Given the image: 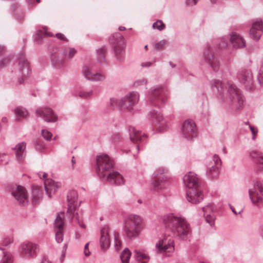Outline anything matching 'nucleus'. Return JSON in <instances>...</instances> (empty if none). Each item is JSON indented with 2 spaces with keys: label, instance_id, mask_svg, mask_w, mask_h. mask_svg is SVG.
I'll return each instance as SVG.
<instances>
[{
  "label": "nucleus",
  "instance_id": "obj_1",
  "mask_svg": "<svg viewBox=\"0 0 263 263\" xmlns=\"http://www.w3.org/2000/svg\"><path fill=\"white\" fill-rule=\"evenodd\" d=\"M211 85L220 100L223 101L233 110H239L242 108L244 103L243 97L241 91L235 85L230 82L223 85L219 80H213Z\"/></svg>",
  "mask_w": 263,
  "mask_h": 263
},
{
  "label": "nucleus",
  "instance_id": "obj_2",
  "mask_svg": "<svg viewBox=\"0 0 263 263\" xmlns=\"http://www.w3.org/2000/svg\"><path fill=\"white\" fill-rule=\"evenodd\" d=\"M96 161V171L100 178H106L111 184H123L124 179L122 176L117 172L110 171L113 167V163L108 156L105 154L99 155Z\"/></svg>",
  "mask_w": 263,
  "mask_h": 263
},
{
  "label": "nucleus",
  "instance_id": "obj_3",
  "mask_svg": "<svg viewBox=\"0 0 263 263\" xmlns=\"http://www.w3.org/2000/svg\"><path fill=\"white\" fill-rule=\"evenodd\" d=\"M163 221L168 231L181 239L187 238L191 234L190 224L183 218L168 214L163 216Z\"/></svg>",
  "mask_w": 263,
  "mask_h": 263
},
{
  "label": "nucleus",
  "instance_id": "obj_4",
  "mask_svg": "<svg viewBox=\"0 0 263 263\" xmlns=\"http://www.w3.org/2000/svg\"><path fill=\"white\" fill-rule=\"evenodd\" d=\"M144 228L142 218L138 215L129 214L124 219L123 229L128 238L138 237Z\"/></svg>",
  "mask_w": 263,
  "mask_h": 263
},
{
  "label": "nucleus",
  "instance_id": "obj_5",
  "mask_svg": "<svg viewBox=\"0 0 263 263\" xmlns=\"http://www.w3.org/2000/svg\"><path fill=\"white\" fill-rule=\"evenodd\" d=\"M168 171L164 167L157 169L153 175V187L155 190L160 191L168 185Z\"/></svg>",
  "mask_w": 263,
  "mask_h": 263
},
{
  "label": "nucleus",
  "instance_id": "obj_6",
  "mask_svg": "<svg viewBox=\"0 0 263 263\" xmlns=\"http://www.w3.org/2000/svg\"><path fill=\"white\" fill-rule=\"evenodd\" d=\"M139 100V94L138 92L135 91L129 92L120 99V104L121 106V109L134 112Z\"/></svg>",
  "mask_w": 263,
  "mask_h": 263
},
{
  "label": "nucleus",
  "instance_id": "obj_7",
  "mask_svg": "<svg viewBox=\"0 0 263 263\" xmlns=\"http://www.w3.org/2000/svg\"><path fill=\"white\" fill-rule=\"evenodd\" d=\"M147 102L148 104L155 106L165 103L166 99L162 87L158 86L152 88L147 96Z\"/></svg>",
  "mask_w": 263,
  "mask_h": 263
},
{
  "label": "nucleus",
  "instance_id": "obj_8",
  "mask_svg": "<svg viewBox=\"0 0 263 263\" xmlns=\"http://www.w3.org/2000/svg\"><path fill=\"white\" fill-rule=\"evenodd\" d=\"M174 241L171 238L164 237L156 244V251L158 253L169 256L174 251Z\"/></svg>",
  "mask_w": 263,
  "mask_h": 263
},
{
  "label": "nucleus",
  "instance_id": "obj_9",
  "mask_svg": "<svg viewBox=\"0 0 263 263\" xmlns=\"http://www.w3.org/2000/svg\"><path fill=\"white\" fill-rule=\"evenodd\" d=\"M182 136L187 140H192L197 136V128L195 123L190 120H185L182 126Z\"/></svg>",
  "mask_w": 263,
  "mask_h": 263
},
{
  "label": "nucleus",
  "instance_id": "obj_10",
  "mask_svg": "<svg viewBox=\"0 0 263 263\" xmlns=\"http://www.w3.org/2000/svg\"><path fill=\"white\" fill-rule=\"evenodd\" d=\"M10 191L15 199L22 205H26L28 202V197L26 189L22 186L13 185Z\"/></svg>",
  "mask_w": 263,
  "mask_h": 263
},
{
  "label": "nucleus",
  "instance_id": "obj_11",
  "mask_svg": "<svg viewBox=\"0 0 263 263\" xmlns=\"http://www.w3.org/2000/svg\"><path fill=\"white\" fill-rule=\"evenodd\" d=\"M249 194L250 198L253 203L263 199V180L254 181V187L249 190Z\"/></svg>",
  "mask_w": 263,
  "mask_h": 263
},
{
  "label": "nucleus",
  "instance_id": "obj_12",
  "mask_svg": "<svg viewBox=\"0 0 263 263\" xmlns=\"http://www.w3.org/2000/svg\"><path fill=\"white\" fill-rule=\"evenodd\" d=\"M221 161L217 155H214L212 161L206 165V174L210 178L216 177L219 171Z\"/></svg>",
  "mask_w": 263,
  "mask_h": 263
},
{
  "label": "nucleus",
  "instance_id": "obj_13",
  "mask_svg": "<svg viewBox=\"0 0 263 263\" xmlns=\"http://www.w3.org/2000/svg\"><path fill=\"white\" fill-rule=\"evenodd\" d=\"M21 247L24 256L29 258L36 256L40 251L39 246L30 241L24 242Z\"/></svg>",
  "mask_w": 263,
  "mask_h": 263
},
{
  "label": "nucleus",
  "instance_id": "obj_14",
  "mask_svg": "<svg viewBox=\"0 0 263 263\" xmlns=\"http://www.w3.org/2000/svg\"><path fill=\"white\" fill-rule=\"evenodd\" d=\"M82 73L83 76L89 81H101L105 78L104 74L94 71L91 66H84L82 69Z\"/></svg>",
  "mask_w": 263,
  "mask_h": 263
},
{
  "label": "nucleus",
  "instance_id": "obj_15",
  "mask_svg": "<svg viewBox=\"0 0 263 263\" xmlns=\"http://www.w3.org/2000/svg\"><path fill=\"white\" fill-rule=\"evenodd\" d=\"M203 57L205 63L209 65L214 71L218 70L220 66V63L218 59L211 54V51L206 48L204 50Z\"/></svg>",
  "mask_w": 263,
  "mask_h": 263
},
{
  "label": "nucleus",
  "instance_id": "obj_16",
  "mask_svg": "<svg viewBox=\"0 0 263 263\" xmlns=\"http://www.w3.org/2000/svg\"><path fill=\"white\" fill-rule=\"evenodd\" d=\"M129 134L130 140L134 142L137 143V148L138 152L139 151L140 143H144L146 140V136L144 134L137 130L134 127L129 128Z\"/></svg>",
  "mask_w": 263,
  "mask_h": 263
},
{
  "label": "nucleus",
  "instance_id": "obj_17",
  "mask_svg": "<svg viewBox=\"0 0 263 263\" xmlns=\"http://www.w3.org/2000/svg\"><path fill=\"white\" fill-rule=\"evenodd\" d=\"M183 182L186 191L198 187L199 181L196 175L193 172H189L183 177Z\"/></svg>",
  "mask_w": 263,
  "mask_h": 263
},
{
  "label": "nucleus",
  "instance_id": "obj_18",
  "mask_svg": "<svg viewBox=\"0 0 263 263\" xmlns=\"http://www.w3.org/2000/svg\"><path fill=\"white\" fill-rule=\"evenodd\" d=\"M36 112L47 122H55L58 119L57 116L53 113L52 110L50 108H40L36 110Z\"/></svg>",
  "mask_w": 263,
  "mask_h": 263
},
{
  "label": "nucleus",
  "instance_id": "obj_19",
  "mask_svg": "<svg viewBox=\"0 0 263 263\" xmlns=\"http://www.w3.org/2000/svg\"><path fill=\"white\" fill-rule=\"evenodd\" d=\"M186 196L187 201L192 203L197 204L203 199V194L197 188L186 191Z\"/></svg>",
  "mask_w": 263,
  "mask_h": 263
},
{
  "label": "nucleus",
  "instance_id": "obj_20",
  "mask_svg": "<svg viewBox=\"0 0 263 263\" xmlns=\"http://www.w3.org/2000/svg\"><path fill=\"white\" fill-rule=\"evenodd\" d=\"M263 32V25L262 21L257 19L253 23L250 29V34L251 37L255 41H258Z\"/></svg>",
  "mask_w": 263,
  "mask_h": 263
},
{
  "label": "nucleus",
  "instance_id": "obj_21",
  "mask_svg": "<svg viewBox=\"0 0 263 263\" xmlns=\"http://www.w3.org/2000/svg\"><path fill=\"white\" fill-rule=\"evenodd\" d=\"M101 236L100 238V245L101 250L106 251L110 247V240L109 236V231L108 228L104 226L101 230Z\"/></svg>",
  "mask_w": 263,
  "mask_h": 263
},
{
  "label": "nucleus",
  "instance_id": "obj_22",
  "mask_svg": "<svg viewBox=\"0 0 263 263\" xmlns=\"http://www.w3.org/2000/svg\"><path fill=\"white\" fill-rule=\"evenodd\" d=\"M251 156L254 162V171L256 173H263V153L252 152Z\"/></svg>",
  "mask_w": 263,
  "mask_h": 263
},
{
  "label": "nucleus",
  "instance_id": "obj_23",
  "mask_svg": "<svg viewBox=\"0 0 263 263\" xmlns=\"http://www.w3.org/2000/svg\"><path fill=\"white\" fill-rule=\"evenodd\" d=\"M67 201L68 202L67 213L74 214L76 210L79 206L77 192L75 191L69 192L67 195Z\"/></svg>",
  "mask_w": 263,
  "mask_h": 263
},
{
  "label": "nucleus",
  "instance_id": "obj_24",
  "mask_svg": "<svg viewBox=\"0 0 263 263\" xmlns=\"http://www.w3.org/2000/svg\"><path fill=\"white\" fill-rule=\"evenodd\" d=\"M205 221L212 226L216 218L214 207L212 204H208L202 208Z\"/></svg>",
  "mask_w": 263,
  "mask_h": 263
},
{
  "label": "nucleus",
  "instance_id": "obj_25",
  "mask_svg": "<svg viewBox=\"0 0 263 263\" xmlns=\"http://www.w3.org/2000/svg\"><path fill=\"white\" fill-rule=\"evenodd\" d=\"M112 47L116 54H121L124 48V40L123 36L120 33L116 34V37L112 36Z\"/></svg>",
  "mask_w": 263,
  "mask_h": 263
},
{
  "label": "nucleus",
  "instance_id": "obj_26",
  "mask_svg": "<svg viewBox=\"0 0 263 263\" xmlns=\"http://www.w3.org/2000/svg\"><path fill=\"white\" fill-rule=\"evenodd\" d=\"M60 186V183L55 182L52 179H46L44 182L45 190L49 197H52Z\"/></svg>",
  "mask_w": 263,
  "mask_h": 263
},
{
  "label": "nucleus",
  "instance_id": "obj_27",
  "mask_svg": "<svg viewBox=\"0 0 263 263\" xmlns=\"http://www.w3.org/2000/svg\"><path fill=\"white\" fill-rule=\"evenodd\" d=\"M230 41L234 48H240L245 47L246 41L240 34L236 32H232L231 34Z\"/></svg>",
  "mask_w": 263,
  "mask_h": 263
},
{
  "label": "nucleus",
  "instance_id": "obj_28",
  "mask_svg": "<svg viewBox=\"0 0 263 263\" xmlns=\"http://www.w3.org/2000/svg\"><path fill=\"white\" fill-rule=\"evenodd\" d=\"M20 70L24 77H28L31 73L28 63L23 53L19 54L18 58Z\"/></svg>",
  "mask_w": 263,
  "mask_h": 263
},
{
  "label": "nucleus",
  "instance_id": "obj_29",
  "mask_svg": "<svg viewBox=\"0 0 263 263\" xmlns=\"http://www.w3.org/2000/svg\"><path fill=\"white\" fill-rule=\"evenodd\" d=\"M237 78L239 81L249 86L252 84V74L250 70L247 69H243L239 71L237 74Z\"/></svg>",
  "mask_w": 263,
  "mask_h": 263
},
{
  "label": "nucleus",
  "instance_id": "obj_30",
  "mask_svg": "<svg viewBox=\"0 0 263 263\" xmlns=\"http://www.w3.org/2000/svg\"><path fill=\"white\" fill-rule=\"evenodd\" d=\"M134 256L139 263H147L150 259L148 253L143 249L135 250Z\"/></svg>",
  "mask_w": 263,
  "mask_h": 263
},
{
  "label": "nucleus",
  "instance_id": "obj_31",
  "mask_svg": "<svg viewBox=\"0 0 263 263\" xmlns=\"http://www.w3.org/2000/svg\"><path fill=\"white\" fill-rule=\"evenodd\" d=\"M26 144L24 142L17 144L13 148L16 159L19 161H22L26 156Z\"/></svg>",
  "mask_w": 263,
  "mask_h": 263
},
{
  "label": "nucleus",
  "instance_id": "obj_32",
  "mask_svg": "<svg viewBox=\"0 0 263 263\" xmlns=\"http://www.w3.org/2000/svg\"><path fill=\"white\" fill-rule=\"evenodd\" d=\"M64 224V213H61L59 214L57 216L54 223V228L55 230L63 231Z\"/></svg>",
  "mask_w": 263,
  "mask_h": 263
},
{
  "label": "nucleus",
  "instance_id": "obj_33",
  "mask_svg": "<svg viewBox=\"0 0 263 263\" xmlns=\"http://www.w3.org/2000/svg\"><path fill=\"white\" fill-rule=\"evenodd\" d=\"M14 111L18 119H24L28 115L27 110L23 107H17Z\"/></svg>",
  "mask_w": 263,
  "mask_h": 263
},
{
  "label": "nucleus",
  "instance_id": "obj_34",
  "mask_svg": "<svg viewBox=\"0 0 263 263\" xmlns=\"http://www.w3.org/2000/svg\"><path fill=\"white\" fill-rule=\"evenodd\" d=\"M131 256V252L129 251L128 249H125L120 255V258L122 261V263H128L130 257Z\"/></svg>",
  "mask_w": 263,
  "mask_h": 263
},
{
  "label": "nucleus",
  "instance_id": "obj_35",
  "mask_svg": "<svg viewBox=\"0 0 263 263\" xmlns=\"http://www.w3.org/2000/svg\"><path fill=\"white\" fill-rule=\"evenodd\" d=\"M149 117L152 120L155 121L160 122L163 120V118L161 112L154 110L149 112Z\"/></svg>",
  "mask_w": 263,
  "mask_h": 263
},
{
  "label": "nucleus",
  "instance_id": "obj_36",
  "mask_svg": "<svg viewBox=\"0 0 263 263\" xmlns=\"http://www.w3.org/2000/svg\"><path fill=\"white\" fill-rule=\"evenodd\" d=\"M41 194L39 190L35 189L32 191V202L34 204L39 203L41 200Z\"/></svg>",
  "mask_w": 263,
  "mask_h": 263
},
{
  "label": "nucleus",
  "instance_id": "obj_37",
  "mask_svg": "<svg viewBox=\"0 0 263 263\" xmlns=\"http://www.w3.org/2000/svg\"><path fill=\"white\" fill-rule=\"evenodd\" d=\"M36 34L39 39L46 36H53L52 33L48 32L47 28L46 27H43L42 30L37 31Z\"/></svg>",
  "mask_w": 263,
  "mask_h": 263
},
{
  "label": "nucleus",
  "instance_id": "obj_38",
  "mask_svg": "<svg viewBox=\"0 0 263 263\" xmlns=\"http://www.w3.org/2000/svg\"><path fill=\"white\" fill-rule=\"evenodd\" d=\"M106 51V46L101 47L97 50L98 58L100 63H102L104 59L105 54Z\"/></svg>",
  "mask_w": 263,
  "mask_h": 263
},
{
  "label": "nucleus",
  "instance_id": "obj_39",
  "mask_svg": "<svg viewBox=\"0 0 263 263\" xmlns=\"http://www.w3.org/2000/svg\"><path fill=\"white\" fill-rule=\"evenodd\" d=\"M3 257L0 260V263H11L13 261V256L10 253H6L3 252Z\"/></svg>",
  "mask_w": 263,
  "mask_h": 263
},
{
  "label": "nucleus",
  "instance_id": "obj_40",
  "mask_svg": "<svg viewBox=\"0 0 263 263\" xmlns=\"http://www.w3.org/2000/svg\"><path fill=\"white\" fill-rule=\"evenodd\" d=\"M77 52L76 50L73 48H69L68 51L64 52V55L65 58L71 59L76 54Z\"/></svg>",
  "mask_w": 263,
  "mask_h": 263
},
{
  "label": "nucleus",
  "instance_id": "obj_41",
  "mask_svg": "<svg viewBox=\"0 0 263 263\" xmlns=\"http://www.w3.org/2000/svg\"><path fill=\"white\" fill-rule=\"evenodd\" d=\"M120 104V99L118 100L115 98H111L110 99V104L112 108L118 107L121 109V106Z\"/></svg>",
  "mask_w": 263,
  "mask_h": 263
},
{
  "label": "nucleus",
  "instance_id": "obj_42",
  "mask_svg": "<svg viewBox=\"0 0 263 263\" xmlns=\"http://www.w3.org/2000/svg\"><path fill=\"white\" fill-rule=\"evenodd\" d=\"M41 134L44 139L46 140H50L52 134V133L47 129H42Z\"/></svg>",
  "mask_w": 263,
  "mask_h": 263
},
{
  "label": "nucleus",
  "instance_id": "obj_43",
  "mask_svg": "<svg viewBox=\"0 0 263 263\" xmlns=\"http://www.w3.org/2000/svg\"><path fill=\"white\" fill-rule=\"evenodd\" d=\"M153 27L159 30H162L165 28V25L161 21H157L153 25Z\"/></svg>",
  "mask_w": 263,
  "mask_h": 263
},
{
  "label": "nucleus",
  "instance_id": "obj_44",
  "mask_svg": "<svg viewBox=\"0 0 263 263\" xmlns=\"http://www.w3.org/2000/svg\"><path fill=\"white\" fill-rule=\"evenodd\" d=\"M121 242L118 236L115 235L114 238V247L117 252L120 250Z\"/></svg>",
  "mask_w": 263,
  "mask_h": 263
},
{
  "label": "nucleus",
  "instance_id": "obj_45",
  "mask_svg": "<svg viewBox=\"0 0 263 263\" xmlns=\"http://www.w3.org/2000/svg\"><path fill=\"white\" fill-rule=\"evenodd\" d=\"M55 240L58 243H61L63 240V231L55 230Z\"/></svg>",
  "mask_w": 263,
  "mask_h": 263
},
{
  "label": "nucleus",
  "instance_id": "obj_46",
  "mask_svg": "<svg viewBox=\"0 0 263 263\" xmlns=\"http://www.w3.org/2000/svg\"><path fill=\"white\" fill-rule=\"evenodd\" d=\"M249 129L252 133V139L255 140L256 139V135L258 133V129L256 127L249 125Z\"/></svg>",
  "mask_w": 263,
  "mask_h": 263
},
{
  "label": "nucleus",
  "instance_id": "obj_47",
  "mask_svg": "<svg viewBox=\"0 0 263 263\" xmlns=\"http://www.w3.org/2000/svg\"><path fill=\"white\" fill-rule=\"evenodd\" d=\"M228 45V39L226 37H223L221 39L219 42L218 48L219 49L226 48Z\"/></svg>",
  "mask_w": 263,
  "mask_h": 263
},
{
  "label": "nucleus",
  "instance_id": "obj_48",
  "mask_svg": "<svg viewBox=\"0 0 263 263\" xmlns=\"http://www.w3.org/2000/svg\"><path fill=\"white\" fill-rule=\"evenodd\" d=\"M146 83L147 80L143 78L136 81L134 82V85L136 87H139L140 86L145 85L146 84Z\"/></svg>",
  "mask_w": 263,
  "mask_h": 263
},
{
  "label": "nucleus",
  "instance_id": "obj_49",
  "mask_svg": "<svg viewBox=\"0 0 263 263\" xmlns=\"http://www.w3.org/2000/svg\"><path fill=\"white\" fill-rule=\"evenodd\" d=\"M8 161V156L4 154L0 153V163L1 164H5L7 163Z\"/></svg>",
  "mask_w": 263,
  "mask_h": 263
},
{
  "label": "nucleus",
  "instance_id": "obj_50",
  "mask_svg": "<svg viewBox=\"0 0 263 263\" xmlns=\"http://www.w3.org/2000/svg\"><path fill=\"white\" fill-rule=\"evenodd\" d=\"M257 79L260 85H261L263 87V68L259 70L258 74Z\"/></svg>",
  "mask_w": 263,
  "mask_h": 263
},
{
  "label": "nucleus",
  "instance_id": "obj_51",
  "mask_svg": "<svg viewBox=\"0 0 263 263\" xmlns=\"http://www.w3.org/2000/svg\"><path fill=\"white\" fill-rule=\"evenodd\" d=\"M12 242V239L10 237H7L4 239L3 240V245L5 247H7L10 243Z\"/></svg>",
  "mask_w": 263,
  "mask_h": 263
},
{
  "label": "nucleus",
  "instance_id": "obj_52",
  "mask_svg": "<svg viewBox=\"0 0 263 263\" xmlns=\"http://www.w3.org/2000/svg\"><path fill=\"white\" fill-rule=\"evenodd\" d=\"M8 64V60L7 58H3L0 61V69H2L6 66Z\"/></svg>",
  "mask_w": 263,
  "mask_h": 263
},
{
  "label": "nucleus",
  "instance_id": "obj_53",
  "mask_svg": "<svg viewBox=\"0 0 263 263\" xmlns=\"http://www.w3.org/2000/svg\"><path fill=\"white\" fill-rule=\"evenodd\" d=\"M166 41L164 40L160 41L159 42L156 44V48L158 49H162L166 44Z\"/></svg>",
  "mask_w": 263,
  "mask_h": 263
},
{
  "label": "nucleus",
  "instance_id": "obj_54",
  "mask_svg": "<svg viewBox=\"0 0 263 263\" xmlns=\"http://www.w3.org/2000/svg\"><path fill=\"white\" fill-rule=\"evenodd\" d=\"M198 0H186L185 3L187 6H193L195 5Z\"/></svg>",
  "mask_w": 263,
  "mask_h": 263
},
{
  "label": "nucleus",
  "instance_id": "obj_55",
  "mask_svg": "<svg viewBox=\"0 0 263 263\" xmlns=\"http://www.w3.org/2000/svg\"><path fill=\"white\" fill-rule=\"evenodd\" d=\"M56 35V37L61 40H63V41H66V38L65 37V36H64V35L62 33H56L55 34Z\"/></svg>",
  "mask_w": 263,
  "mask_h": 263
},
{
  "label": "nucleus",
  "instance_id": "obj_56",
  "mask_svg": "<svg viewBox=\"0 0 263 263\" xmlns=\"http://www.w3.org/2000/svg\"><path fill=\"white\" fill-rule=\"evenodd\" d=\"M229 206H230V208L231 210H232V212H233L234 214H235V215H237V214H240L242 212V210H240V211H239L238 212H236V211H235V209L234 208V207H233L231 204H229Z\"/></svg>",
  "mask_w": 263,
  "mask_h": 263
},
{
  "label": "nucleus",
  "instance_id": "obj_57",
  "mask_svg": "<svg viewBox=\"0 0 263 263\" xmlns=\"http://www.w3.org/2000/svg\"><path fill=\"white\" fill-rule=\"evenodd\" d=\"M86 95H87V91H81L79 92V96L81 98H87Z\"/></svg>",
  "mask_w": 263,
  "mask_h": 263
},
{
  "label": "nucleus",
  "instance_id": "obj_58",
  "mask_svg": "<svg viewBox=\"0 0 263 263\" xmlns=\"http://www.w3.org/2000/svg\"><path fill=\"white\" fill-rule=\"evenodd\" d=\"M152 65V63L150 62H145L141 63V65L142 67H149Z\"/></svg>",
  "mask_w": 263,
  "mask_h": 263
},
{
  "label": "nucleus",
  "instance_id": "obj_59",
  "mask_svg": "<svg viewBox=\"0 0 263 263\" xmlns=\"http://www.w3.org/2000/svg\"><path fill=\"white\" fill-rule=\"evenodd\" d=\"M38 176L40 178H45L47 177V174L46 173H43V172H39L38 173Z\"/></svg>",
  "mask_w": 263,
  "mask_h": 263
},
{
  "label": "nucleus",
  "instance_id": "obj_60",
  "mask_svg": "<svg viewBox=\"0 0 263 263\" xmlns=\"http://www.w3.org/2000/svg\"><path fill=\"white\" fill-rule=\"evenodd\" d=\"M164 125H165V127H163L162 130H164V129L168 128L169 126V124L167 123L165 121L161 123L160 126H163Z\"/></svg>",
  "mask_w": 263,
  "mask_h": 263
},
{
  "label": "nucleus",
  "instance_id": "obj_61",
  "mask_svg": "<svg viewBox=\"0 0 263 263\" xmlns=\"http://www.w3.org/2000/svg\"><path fill=\"white\" fill-rule=\"evenodd\" d=\"M93 94V91L92 90L87 91V95H86L87 98L91 97Z\"/></svg>",
  "mask_w": 263,
  "mask_h": 263
},
{
  "label": "nucleus",
  "instance_id": "obj_62",
  "mask_svg": "<svg viewBox=\"0 0 263 263\" xmlns=\"http://www.w3.org/2000/svg\"><path fill=\"white\" fill-rule=\"evenodd\" d=\"M41 263H51V262L46 258H44L42 259Z\"/></svg>",
  "mask_w": 263,
  "mask_h": 263
},
{
  "label": "nucleus",
  "instance_id": "obj_63",
  "mask_svg": "<svg viewBox=\"0 0 263 263\" xmlns=\"http://www.w3.org/2000/svg\"><path fill=\"white\" fill-rule=\"evenodd\" d=\"M84 254L86 256H88L90 254V252L88 250H84Z\"/></svg>",
  "mask_w": 263,
  "mask_h": 263
},
{
  "label": "nucleus",
  "instance_id": "obj_64",
  "mask_svg": "<svg viewBox=\"0 0 263 263\" xmlns=\"http://www.w3.org/2000/svg\"><path fill=\"white\" fill-rule=\"evenodd\" d=\"M5 50V47L2 46H0V54H2Z\"/></svg>",
  "mask_w": 263,
  "mask_h": 263
}]
</instances>
